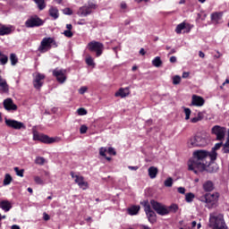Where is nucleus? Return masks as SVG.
Returning a JSON list of instances; mask_svg holds the SVG:
<instances>
[{
    "instance_id": "1",
    "label": "nucleus",
    "mask_w": 229,
    "mask_h": 229,
    "mask_svg": "<svg viewBox=\"0 0 229 229\" xmlns=\"http://www.w3.org/2000/svg\"><path fill=\"white\" fill-rule=\"evenodd\" d=\"M210 158V153L207 150H195L192 157L188 161L189 171H193L195 174H198L199 171L207 170V167L210 165L208 162Z\"/></svg>"
},
{
    "instance_id": "2",
    "label": "nucleus",
    "mask_w": 229,
    "mask_h": 229,
    "mask_svg": "<svg viewBox=\"0 0 229 229\" xmlns=\"http://www.w3.org/2000/svg\"><path fill=\"white\" fill-rule=\"evenodd\" d=\"M209 226L212 229H228L225 223V216L217 212L209 215Z\"/></svg>"
},
{
    "instance_id": "3",
    "label": "nucleus",
    "mask_w": 229,
    "mask_h": 229,
    "mask_svg": "<svg viewBox=\"0 0 229 229\" xmlns=\"http://www.w3.org/2000/svg\"><path fill=\"white\" fill-rule=\"evenodd\" d=\"M199 201L205 203L207 208H214L217 205L219 199V193H206L198 197Z\"/></svg>"
},
{
    "instance_id": "4",
    "label": "nucleus",
    "mask_w": 229,
    "mask_h": 229,
    "mask_svg": "<svg viewBox=\"0 0 229 229\" xmlns=\"http://www.w3.org/2000/svg\"><path fill=\"white\" fill-rule=\"evenodd\" d=\"M33 140H38L43 144H58V142H62V138L55 136V137H49L48 135L38 133V131H33Z\"/></svg>"
},
{
    "instance_id": "5",
    "label": "nucleus",
    "mask_w": 229,
    "mask_h": 229,
    "mask_svg": "<svg viewBox=\"0 0 229 229\" xmlns=\"http://www.w3.org/2000/svg\"><path fill=\"white\" fill-rule=\"evenodd\" d=\"M89 51L96 53V56L99 57L103 55V50L105 49V45L99 41H91L87 45Z\"/></svg>"
},
{
    "instance_id": "6",
    "label": "nucleus",
    "mask_w": 229,
    "mask_h": 229,
    "mask_svg": "<svg viewBox=\"0 0 229 229\" xmlns=\"http://www.w3.org/2000/svg\"><path fill=\"white\" fill-rule=\"evenodd\" d=\"M187 146L189 148H199L207 146V140L201 136H193L188 140Z\"/></svg>"
},
{
    "instance_id": "7",
    "label": "nucleus",
    "mask_w": 229,
    "mask_h": 229,
    "mask_svg": "<svg viewBox=\"0 0 229 229\" xmlns=\"http://www.w3.org/2000/svg\"><path fill=\"white\" fill-rule=\"evenodd\" d=\"M96 8H98L96 3L89 2L88 4H85L78 10L77 15H79V17H87V15H90L92 11L96 10Z\"/></svg>"
},
{
    "instance_id": "8",
    "label": "nucleus",
    "mask_w": 229,
    "mask_h": 229,
    "mask_svg": "<svg viewBox=\"0 0 229 229\" xmlns=\"http://www.w3.org/2000/svg\"><path fill=\"white\" fill-rule=\"evenodd\" d=\"M150 205L152 208L158 214V216H167L169 215V210H167V206L157 202V200H151Z\"/></svg>"
},
{
    "instance_id": "9",
    "label": "nucleus",
    "mask_w": 229,
    "mask_h": 229,
    "mask_svg": "<svg viewBox=\"0 0 229 229\" xmlns=\"http://www.w3.org/2000/svg\"><path fill=\"white\" fill-rule=\"evenodd\" d=\"M70 174L80 189H82V191H87V189H89V182L85 181L83 176L76 174L74 172H71Z\"/></svg>"
},
{
    "instance_id": "10",
    "label": "nucleus",
    "mask_w": 229,
    "mask_h": 229,
    "mask_svg": "<svg viewBox=\"0 0 229 229\" xmlns=\"http://www.w3.org/2000/svg\"><path fill=\"white\" fill-rule=\"evenodd\" d=\"M51 46H56L55 39H53V38H44L38 47V51L40 53H47V51H49V49H51Z\"/></svg>"
},
{
    "instance_id": "11",
    "label": "nucleus",
    "mask_w": 229,
    "mask_h": 229,
    "mask_svg": "<svg viewBox=\"0 0 229 229\" xmlns=\"http://www.w3.org/2000/svg\"><path fill=\"white\" fill-rule=\"evenodd\" d=\"M4 123L8 128H12L13 130H26V124H24L22 122L10 118H4Z\"/></svg>"
},
{
    "instance_id": "12",
    "label": "nucleus",
    "mask_w": 229,
    "mask_h": 229,
    "mask_svg": "<svg viewBox=\"0 0 229 229\" xmlns=\"http://www.w3.org/2000/svg\"><path fill=\"white\" fill-rule=\"evenodd\" d=\"M53 76L56 78L58 83L64 84L67 81V70L56 68L53 71Z\"/></svg>"
},
{
    "instance_id": "13",
    "label": "nucleus",
    "mask_w": 229,
    "mask_h": 229,
    "mask_svg": "<svg viewBox=\"0 0 229 229\" xmlns=\"http://www.w3.org/2000/svg\"><path fill=\"white\" fill-rule=\"evenodd\" d=\"M144 207L145 213L147 214V217L149 221V223H156L157 221V214L155 211L151 209V206H149V203L148 201H143L141 203Z\"/></svg>"
},
{
    "instance_id": "14",
    "label": "nucleus",
    "mask_w": 229,
    "mask_h": 229,
    "mask_svg": "<svg viewBox=\"0 0 229 229\" xmlns=\"http://www.w3.org/2000/svg\"><path fill=\"white\" fill-rule=\"evenodd\" d=\"M211 133L216 136V140H225V136L226 135V128L215 125L211 129Z\"/></svg>"
},
{
    "instance_id": "15",
    "label": "nucleus",
    "mask_w": 229,
    "mask_h": 229,
    "mask_svg": "<svg viewBox=\"0 0 229 229\" xmlns=\"http://www.w3.org/2000/svg\"><path fill=\"white\" fill-rule=\"evenodd\" d=\"M42 24H44V21L38 16L30 17L25 21L26 28H37L42 26Z\"/></svg>"
},
{
    "instance_id": "16",
    "label": "nucleus",
    "mask_w": 229,
    "mask_h": 229,
    "mask_svg": "<svg viewBox=\"0 0 229 229\" xmlns=\"http://www.w3.org/2000/svg\"><path fill=\"white\" fill-rule=\"evenodd\" d=\"M33 86L35 89H40L44 85L43 80L46 76L40 72L33 73Z\"/></svg>"
},
{
    "instance_id": "17",
    "label": "nucleus",
    "mask_w": 229,
    "mask_h": 229,
    "mask_svg": "<svg viewBox=\"0 0 229 229\" xmlns=\"http://www.w3.org/2000/svg\"><path fill=\"white\" fill-rule=\"evenodd\" d=\"M203 105H205V99L202 97L197 95L191 97V106H203Z\"/></svg>"
},
{
    "instance_id": "18",
    "label": "nucleus",
    "mask_w": 229,
    "mask_h": 229,
    "mask_svg": "<svg viewBox=\"0 0 229 229\" xmlns=\"http://www.w3.org/2000/svg\"><path fill=\"white\" fill-rule=\"evenodd\" d=\"M223 146V142L216 143L214 148H212L211 152H209V158L211 162H214L217 158V149H221Z\"/></svg>"
},
{
    "instance_id": "19",
    "label": "nucleus",
    "mask_w": 229,
    "mask_h": 229,
    "mask_svg": "<svg viewBox=\"0 0 229 229\" xmlns=\"http://www.w3.org/2000/svg\"><path fill=\"white\" fill-rule=\"evenodd\" d=\"M130 96V89L129 88H120L115 93V98H128Z\"/></svg>"
},
{
    "instance_id": "20",
    "label": "nucleus",
    "mask_w": 229,
    "mask_h": 229,
    "mask_svg": "<svg viewBox=\"0 0 229 229\" xmlns=\"http://www.w3.org/2000/svg\"><path fill=\"white\" fill-rule=\"evenodd\" d=\"M13 30H15L13 26L2 25L0 26V36L3 37L4 35H10Z\"/></svg>"
},
{
    "instance_id": "21",
    "label": "nucleus",
    "mask_w": 229,
    "mask_h": 229,
    "mask_svg": "<svg viewBox=\"0 0 229 229\" xmlns=\"http://www.w3.org/2000/svg\"><path fill=\"white\" fill-rule=\"evenodd\" d=\"M4 106L5 110H17V105L13 104V100L7 98L4 101Z\"/></svg>"
},
{
    "instance_id": "22",
    "label": "nucleus",
    "mask_w": 229,
    "mask_h": 229,
    "mask_svg": "<svg viewBox=\"0 0 229 229\" xmlns=\"http://www.w3.org/2000/svg\"><path fill=\"white\" fill-rule=\"evenodd\" d=\"M223 19V13L222 12H216L211 13V21L214 24H219L221 20Z\"/></svg>"
},
{
    "instance_id": "23",
    "label": "nucleus",
    "mask_w": 229,
    "mask_h": 229,
    "mask_svg": "<svg viewBox=\"0 0 229 229\" xmlns=\"http://www.w3.org/2000/svg\"><path fill=\"white\" fill-rule=\"evenodd\" d=\"M48 13L54 21H56V19L60 17V13L58 12V8L56 7H50V9L48 10Z\"/></svg>"
},
{
    "instance_id": "24",
    "label": "nucleus",
    "mask_w": 229,
    "mask_h": 229,
    "mask_svg": "<svg viewBox=\"0 0 229 229\" xmlns=\"http://www.w3.org/2000/svg\"><path fill=\"white\" fill-rule=\"evenodd\" d=\"M0 208L4 210V212H10V209L12 208V203H10L8 200H2L0 202Z\"/></svg>"
},
{
    "instance_id": "25",
    "label": "nucleus",
    "mask_w": 229,
    "mask_h": 229,
    "mask_svg": "<svg viewBox=\"0 0 229 229\" xmlns=\"http://www.w3.org/2000/svg\"><path fill=\"white\" fill-rule=\"evenodd\" d=\"M203 190L206 192H212L214 191V183L211 181H207L203 183Z\"/></svg>"
},
{
    "instance_id": "26",
    "label": "nucleus",
    "mask_w": 229,
    "mask_h": 229,
    "mask_svg": "<svg viewBox=\"0 0 229 229\" xmlns=\"http://www.w3.org/2000/svg\"><path fill=\"white\" fill-rule=\"evenodd\" d=\"M158 174V168L155 166H150L148 168V176L151 178V180L157 178V175Z\"/></svg>"
},
{
    "instance_id": "27",
    "label": "nucleus",
    "mask_w": 229,
    "mask_h": 229,
    "mask_svg": "<svg viewBox=\"0 0 229 229\" xmlns=\"http://www.w3.org/2000/svg\"><path fill=\"white\" fill-rule=\"evenodd\" d=\"M139 210H140V206H131L127 209L129 216H137L139 214Z\"/></svg>"
},
{
    "instance_id": "28",
    "label": "nucleus",
    "mask_w": 229,
    "mask_h": 229,
    "mask_svg": "<svg viewBox=\"0 0 229 229\" xmlns=\"http://www.w3.org/2000/svg\"><path fill=\"white\" fill-rule=\"evenodd\" d=\"M194 198H196V195L192 192H189L185 194V201L186 203H192L194 201Z\"/></svg>"
},
{
    "instance_id": "29",
    "label": "nucleus",
    "mask_w": 229,
    "mask_h": 229,
    "mask_svg": "<svg viewBox=\"0 0 229 229\" xmlns=\"http://www.w3.org/2000/svg\"><path fill=\"white\" fill-rule=\"evenodd\" d=\"M168 214H176L178 212V206L176 204H172L167 207Z\"/></svg>"
},
{
    "instance_id": "30",
    "label": "nucleus",
    "mask_w": 229,
    "mask_h": 229,
    "mask_svg": "<svg viewBox=\"0 0 229 229\" xmlns=\"http://www.w3.org/2000/svg\"><path fill=\"white\" fill-rule=\"evenodd\" d=\"M38 10H44L46 8V1L45 0H34Z\"/></svg>"
},
{
    "instance_id": "31",
    "label": "nucleus",
    "mask_w": 229,
    "mask_h": 229,
    "mask_svg": "<svg viewBox=\"0 0 229 229\" xmlns=\"http://www.w3.org/2000/svg\"><path fill=\"white\" fill-rule=\"evenodd\" d=\"M152 65H154V67H160L162 65V59H160V56H157L152 60Z\"/></svg>"
},
{
    "instance_id": "32",
    "label": "nucleus",
    "mask_w": 229,
    "mask_h": 229,
    "mask_svg": "<svg viewBox=\"0 0 229 229\" xmlns=\"http://www.w3.org/2000/svg\"><path fill=\"white\" fill-rule=\"evenodd\" d=\"M86 64L89 67H96V63H94V58H92V56H90V55H88L86 57Z\"/></svg>"
},
{
    "instance_id": "33",
    "label": "nucleus",
    "mask_w": 229,
    "mask_h": 229,
    "mask_svg": "<svg viewBox=\"0 0 229 229\" xmlns=\"http://www.w3.org/2000/svg\"><path fill=\"white\" fill-rule=\"evenodd\" d=\"M0 64L1 65H6V64H8V56L4 55L2 52L0 55Z\"/></svg>"
},
{
    "instance_id": "34",
    "label": "nucleus",
    "mask_w": 229,
    "mask_h": 229,
    "mask_svg": "<svg viewBox=\"0 0 229 229\" xmlns=\"http://www.w3.org/2000/svg\"><path fill=\"white\" fill-rule=\"evenodd\" d=\"M10 61H11V65H17V62H19V59L17 58V55L15 54H11Z\"/></svg>"
},
{
    "instance_id": "35",
    "label": "nucleus",
    "mask_w": 229,
    "mask_h": 229,
    "mask_svg": "<svg viewBox=\"0 0 229 229\" xmlns=\"http://www.w3.org/2000/svg\"><path fill=\"white\" fill-rule=\"evenodd\" d=\"M45 163L46 158H44L43 157H37L35 159V164H37L38 165H44Z\"/></svg>"
},
{
    "instance_id": "36",
    "label": "nucleus",
    "mask_w": 229,
    "mask_h": 229,
    "mask_svg": "<svg viewBox=\"0 0 229 229\" xmlns=\"http://www.w3.org/2000/svg\"><path fill=\"white\" fill-rule=\"evenodd\" d=\"M12 175L6 174L4 179V185H10V183H12Z\"/></svg>"
},
{
    "instance_id": "37",
    "label": "nucleus",
    "mask_w": 229,
    "mask_h": 229,
    "mask_svg": "<svg viewBox=\"0 0 229 229\" xmlns=\"http://www.w3.org/2000/svg\"><path fill=\"white\" fill-rule=\"evenodd\" d=\"M184 114H185V121H189L191 119V114H192V111H191V108L189 107H183Z\"/></svg>"
},
{
    "instance_id": "38",
    "label": "nucleus",
    "mask_w": 229,
    "mask_h": 229,
    "mask_svg": "<svg viewBox=\"0 0 229 229\" xmlns=\"http://www.w3.org/2000/svg\"><path fill=\"white\" fill-rule=\"evenodd\" d=\"M172 80L174 85H180V83H182V77H180V75L174 76Z\"/></svg>"
},
{
    "instance_id": "39",
    "label": "nucleus",
    "mask_w": 229,
    "mask_h": 229,
    "mask_svg": "<svg viewBox=\"0 0 229 229\" xmlns=\"http://www.w3.org/2000/svg\"><path fill=\"white\" fill-rule=\"evenodd\" d=\"M14 171L17 176H20V178H24V169L20 170L19 167H14Z\"/></svg>"
},
{
    "instance_id": "40",
    "label": "nucleus",
    "mask_w": 229,
    "mask_h": 229,
    "mask_svg": "<svg viewBox=\"0 0 229 229\" xmlns=\"http://www.w3.org/2000/svg\"><path fill=\"white\" fill-rule=\"evenodd\" d=\"M185 30V23H181L179 25H177L176 29H175V32L180 35V33H182V30Z\"/></svg>"
},
{
    "instance_id": "41",
    "label": "nucleus",
    "mask_w": 229,
    "mask_h": 229,
    "mask_svg": "<svg viewBox=\"0 0 229 229\" xmlns=\"http://www.w3.org/2000/svg\"><path fill=\"white\" fill-rule=\"evenodd\" d=\"M164 185L165 187H173V179L168 177L166 180H165Z\"/></svg>"
},
{
    "instance_id": "42",
    "label": "nucleus",
    "mask_w": 229,
    "mask_h": 229,
    "mask_svg": "<svg viewBox=\"0 0 229 229\" xmlns=\"http://www.w3.org/2000/svg\"><path fill=\"white\" fill-rule=\"evenodd\" d=\"M203 118L201 117V113L198 114V116L191 118L190 121L191 123H199V121H201Z\"/></svg>"
},
{
    "instance_id": "43",
    "label": "nucleus",
    "mask_w": 229,
    "mask_h": 229,
    "mask_svg": "<svg viewBox=\"0 0 229 229\" xmlns=\"http://www.w3.org/2000/svg\"><path fill=\"white\" fill-rule=\"evenodd\" d=\"M106 151H108V149L106 148L101 147L99 148V155H100V157H106Z\"/></svg>"
},
{
    "instance_id": "44",
    "label": "nucleus",
    "mask_w": 229,
    "mask_h": 229,
    "mask_svg": "<svg viewBox=\"0 0 229 229\" xmlns=\"http://www.w3.org/2000/svg\"><path fill=\"white\" fill-rule=\"evenodd\" d=\"M77 114L78 115H87L88 112L87 109L80 107L79 109H77Z\"/></svg>"
},
{
    "instance_id": "45",
    "label": "nucleus",
    "mask_w": 229,
    "mask_h": 229,
    "mask_svg": "<svg viewBox=\"0 0 229 229\" xmlns=\"http://www.w3.org/2000/svg\"><path fill=\"white\" fill-rule=\"evenodd\" d=\"M34 182L38 185H44V181L39 176H34Z\"/></svg>"
},
{
    "instance_id": "46",
    "label": "nucleus",
    "mask_w": 229,
    "mask_h": 229,
    "mask_svg": "<svg viewBox=\"0 0 229 229\" xmlns=\"http://www.w3.org/2000/svg\"><path fill=\"white\" fill-rule=\"evenodd\" d=\"M64 37H67L68 38H72V35H74V34L72 33V31L66 30L64 31Z\"/></svg>"
},
{
    "instance_id": "47",
    "label": "nucleus",
    "mask_w": 229,
    "mask_h": 229,
    "mask_svg": "<svg viewBox=\"0 0 229 229\" xmlns=\"http://www.w3.org/2000/svg\"><path fill=\"white\" fill-rule=\"evenodd\" d=\"M87 130H89L87 125H81V128H80V133H81V134L87 133Z\"/></svg>"
},
{
    "instance_id": "48",
    "label": "nucleus",
    "mask_w": 229,
    "mask_h": 229,
    "mask_svg": "<svg viewBox=\"0 0 229 229\" xmlns=\"http://www.w3.org/2000/svg\"><path fill=\"white\" fill-rule=\"evenodd\" d=\"M87 90H89V88L83 86V87H81L80 89H79V94H85V92H87Z\"/></svg>"
},
{
    "instance_id": "49",
    "label": "nucleus",
    "mask_w": 229,
    "mask_h": 229,
    "mask_svg": "<svg viewBox=\"0 0 229 229\" xmlns=\"http://www.w3.org/2000/svg\"><path fill=\"white\" fill-rule=\"evenodd\" d=\"M64 15H72V10H71L70 8H65L63 10Z\"/></svg>"
},
{
    "instance_id": "50",
    "label": "nucleus",
    "mask_w": 229,
    "mask_h": 229,
    "mask_svg": "<svg viewBox=\"0 0 229 229\" xmlns=\"http://www.w3.org/2000/svg\"><path fill=\"white\" fill-rule=\"evenodd\" d=\"M107 153H109V155H114V156L117 155V152H115V149L112 147L108 148Z\"/></svg>"
},
{
    "instance_id": "51",
    "label": "nucleus",
    "mask_w": 229,
    "mask_h": 229,
    "mask_svg": "<svg viewBox=\"0 0 229 229\" xmlns=\"http://www.w3.org/2000/svg\"><path fill=\"white\" fill-rule=\"evenodd\" d=\"M177 192H179V194H185L186 190L183 187H179L177 188Z\"/></svg>"
},
{
    "instance_id": "52",
    "label": "nucleus",
    "mask_w": 229,
    "mask_h": 229,
    "mask_svg": "<svg viewBox=\"0 0 229 229\" xmlns=\"http://www.w3.org/2000/svg\"><path fill=\"white\" fill-rule=\"evenodd\" d=\"M43 219L44 221H49L51 217L47 215V213H43Z\"/></svg>"
},
{
    "instance_id": "53",
    "label": "nucleus",
    "mask_w": 229,
    "mask_h": 229,
    "mask_svg": "<svg viewBox=\"0 0 229 229\" xmlns=\"http://www.w3.org/2000/svg\"><path fill=\"white\" fill-rule=\"evenodd\" d=\"M221 56H223V54H221L219 51H216V55H214V58L217 60L218 58H221Z\"/></svg>"
},
{
    "instance_id": "54",
    "label": "nucleus",
    "mask_w": 229,
    "mask_h": 229,
    "mask_svg": "<svg viewBox=\"0 0 229 229\" xmlns=\"http://www.w3.org/2000/svg\"><path fill=\"white\" fill-rule=\"evenodd\" d=\"M190 72H182V78H189V76H190Z\"/></svg>"
},
{
    "instance_id": "55",
    "label": "nucleus",
    "mask_w": 229,
    "mask_h": 229,
    "mask_svg": "<svg viewBox=\"0 0 229 229\" xmlns=\"http://www.w3.org/2000/svg\"><path fill=\"white\" fill-rule=\"evenodd\" d=\"M128 169H130V171H137L139 166H128Z\"/></svg>"
},
{
    "instance_id": "56",
    "label": "nucleus",
    "mask_w": 229,
    "mask_h": 229,
    "mask_svg": "<svg viewBox=\"0 0 229 229\" xmlns=\"http://www.w3.org/2000/svg\"><path fill=\"white\" fill-rule=\"evenodd\" d=\"M170 62H171V64L176 63V56H171L170 57Z\"/></svg>"
},
{
    "instance_id": "57",
    "label": "nucleus",
    "mask_w": 229,
    "mask_h": 229,
    "mask_svg": "<svg viewBox=\"0 0 229 229\" xmlns=\"http://www.w3.org/2000/svg\"><path fill=\"white\" fill-rule=\"evenodd\" d=\"M66 30L71 31L72 30V24H66Z\"/></svg>"
},
{
    "instance_id": "58",
    "label": "nucleus",
    "mask_w": 229,
    "mask_h": 229,
    "mask_svg": "<svg viewBox=\"0 0 229 229\" xmlns=\"http://www.w3.org/2000/svg\"><path fill=\"white\" fill-rule=\"evenodd\" d=\"M126 7H127L126 3L123 2V3L121 4V8H122V10H126Z\"/></svg>"
},
{
    "instance_id": "59",
    "label": "nucleus",
    "mask_w": 229,
    "mask_h": 229,
    "mask_svg": "<svg viewBox=\"0 0 229 229\" xmlns=\"http://www.w3.org/2000/svg\"><path fill=\"white\" fill-rule=\"evenodd\" d=\"M199 56L200 58H205V53H203L202 51H199Z\"/></svg>"
},
{
    "instance_id": "60",
    "label": "nucleus",
    "mask_w": 229,
    "mask_h": 229,
    "mask_svg": "<svg viewBox=\"0 0 229 229\" xmlns=\"http://www.w3.org/2000/svg\"><path fill=\"white\" fill-rule=\"evenodd\" d=\"M140 55H142V56H144V55H146V51L144 50V48H140Z\"/></svg>"
},
{
    "instance_id": "61",
    "label": "nucleus",
    "mask_w": 229,
    "mask_h": 229,
    "mask_svg": "<svg viewBox=\"0 0 229 229\" xmlns=\"http://www.w3.org/2000/svg\"><path fill=\"white\" fill-rule=\"evenodd\" d=\"M11 229H21V226H19L17 225H12Z\"/></svg>"
},
{
    "instance_id": "62",
    "label": "nucleus",
    "mask_w": 229,
    "mask_h": 229,
    "mask_svg": "<svg viewBox=\"0 0 229 229\" xmlns=\"http://www.w3.org/2000/svg\"><path fill=\"white\" fill-rule=\"evenodd\" d=\"M113 51H114V53L116 55V58H119V55L117 54V47H114Z\"/></svg>"
},
{
    "instance_id": "63",
    "label": "nucleus",
    "mask_w": 229,
    "mask_h": 229,
    "mask_svg": "<svg viewBox=\"0 0 229 229\" xmlns=\"http://www.w3.org/2000/svg\"><path fill=\"white\" fill-rule=\"evenodd\" d=\"M196 225H197L196 221H193V222L191 223V228H192V229L196 228Z\"/></svg>"
},
{
    "instance_id": "64",
    "label": "nucleus",
    "mask_w": 229,
    "mask_h": 229,
    "mask_svg": "<svg viewBox=\"0 0 229 229\" xmlns=\"http://www.w3.org/2000/svg\"><path fill=\"white\" fill-rule=\"evenodd\" d=\"M140 229H151L149 226L147 225H141Z\"/></svg>"
}]
</instances>
